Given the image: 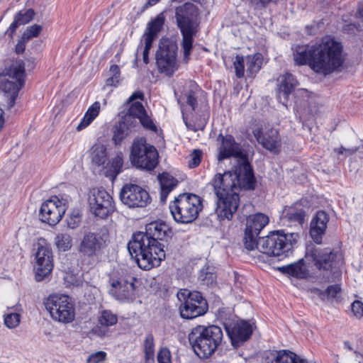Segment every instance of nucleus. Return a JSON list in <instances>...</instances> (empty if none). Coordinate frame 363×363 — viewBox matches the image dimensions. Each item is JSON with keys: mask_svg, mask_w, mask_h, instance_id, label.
<instances>
[{"mask_svg": "<svg viewBox=\"0 0 363 363\" xmlns=\"http://www.w3.org/2000/svg\"><path fill=\"white\" fill-rule=\"evenodd\" d=\"M217 140L220 142L218 160L233 157L238 162L234 172L217 174L211 181L217 198L216 213L220 220H230L239 206L238 192L241 184L246 189H253L255 180L251 165L234 138L220 134Z\"/></svg>", "mask_w": 363, "mask_h": 363, "instance_id": "obj_1", "label": "nucleus"}, {"mask_svg": "<svg viewBox=\"0 0 363 363\" xmlns=\"http://www.w3.org/2000/svg\"><path fill=\"white\" fill-rule=\"evenodd\" d=\"M293 56L296 65H308L316 74L325 76L338 70L345 60L342 43L329 35L313 45H297Z\"/></svg>", "mask_w": 363, "mask_h": 363, "instance_id": "obj_2", "label": "nucleus"}, {"mask_svg": "<svg viewBox=\"0 0 363 363\" xmlns=\"http://www.w3.org/2000/svg\"><path fill=\"white\" fill-rule=\"evenodd\" d=\"M168 233V225L157 220L147 224L145 233L133 234L128 244V249L140 269L150 270L160 265L166 255L164 246L160 240H163Z\"/></svg>", "mask_w": 363, "mask_h": 363, "instance_id": "obj_3", "label": "nucleus"}, {"mask_svg": "<svg viewBox=\"0 0 363 363\" xmlns=\"http://www.w3.org/2000/svg\"><path fill=\"white\" fill-rule=\"evenodd\" d=\"M342 262L341 253L333 252L330 249L312 247L308 249L305 257L298 261L279 267V270L285 274L297 279H308L315 275L311 262L314 263L315 269L319 271H328L336 267Z\"/></svg>", "mask_w": 363, "mask_h": 363, "instance_id": "obj_4", "label": "nucleus"}, {"mask_svg": "<svg viewBox=\"0 0 363 363\" xmlns=\"http://www.w3.org/2000/svg\"><path fill=\"white\" fill-rule=\"evenodd\" d=\"M175 18L182 36L181 46L183 60L187 63L193 50L194 38L199 30L200 23L199 9L191 3H185L176 8Z\"/></svg>", "mask_w": 363, "mask_h": 363, "instance_id": "obj_5", "label": "nucleus"}, {"mask_svg": "<svg viewBox=\"0 0 363 363\" xmlns=\"http://www.w3.org/2000/svg\"><path fill=\"white\" fill-rule=\"evenodd\" d=\"M223 337L221 328L215 325H199L189 334V341L194 352L203 359L209 357L216 351Z\"/></svg>", "mask_w": 363, "mask_h": 363, "instance_id": "obj_6", "label": "nucleus"}, {"mask_svg": "<svg viewBox=\"0 0 363 363\" xmlns=\"http://www.w3.org/2000/svg\"><path fill=\"white\" fill-rule=\"evenodd\" d=\"M169 208L175 222L191 223L198 218L203 208L202 199L194 194H181L169 203Z\"/></svg>", "mask_w": 363, "mask_h": 363, "instance_id": "obj_7", "label": "nucleus"}, {"mask_svg": "<svg viewBox=\"0 0 363 363\" xmlns=\"http://www.w3.org/2000/svg\"><path fill=\"white\" fill-rule=\"evenodd\" d=\"M24 77L25 69L21 61L14 62L0 74L1 87L8 108L14 106L19 90L23 86Z\"/></svg>", "mask_w": 363, "mask_h": 363, "instance_id": "obj_8", "label": "nucleus"}, {"mask_svg": "<svg viewBox=\"0 0 363 363\" xmlns=\"http://www.w3.org/2000/svg\"><path fill=\"white\" fill-rule=\"evenodd\" d=\"M298 238V233L273 231L265 237L259 238V251L272 257L287 256Z\"/></svg>", "mask_w": 363, "mask_h": 363, "instance_id": "obj_9", "label": "nucleus"}, {"mask_svg": "<svg viewBox=\"0 0 363 363\" xmlns=\"http://www.w3.org/2000/svg\"><path fill=\"white\" fill-rule=\"evenodd\" d=\"M44 303L54 321L67 324L74 320V303L69 296L63 294H52L48 296Z\"/></svg>", "mask_w": 363, "mask_h": 363, "instance_id": "obj_10", "label": "nucleus"}, {"mask_svg": "<svg viewBox=\"0 0 363 363\" xmlns=\"http://www.w3.org/2000/svg\"><path fill=\"white\" fill-rule=\"evenodd\" d=\"M130 161L138 169L152 170L158 163V153L145 138H136L132 145Z\"/></svg>", "mask_w": 363, "mask_h": 363, "instance_id": "obj_11", "label": "nucleus"}, {"mask_svg": "<svg viewBox=\"0 0 363 363\" xmlns=\"http://www.w3.org/2000/svg\"><path fill=\"white\" fill-rule=\"evenodd\" d=\"M177 298L181 302L179 311L183 318L193 319L208 311L207 302L199 291L182 289L177 293Z\"/></svg>", "mask_w": 363, "mask_h": 363, "instance_id": "obj_12", "label": "nucleus"}, {"mask_svg": "<svg viewBox=\"0 0 363 363\" xmlns=\"http://www.w3.org/2000/svg\"><path fill=\"white\" fill-rule=\"evenodd\" d=\"M177 43L169 39L161 41L156 55L158 71L170 77L179 68Z\"/></svg>", "mask_w": 363, "mask_h": 363, "instance_id": "obj_13", "label": "nucleus"}, {"mask_svg": "<svg viewBox=\"0 0 363 363\" xmlns=\"http://www.w3.org/2000/svg\"><path fill=\"white\" fill-rule=\"evenodd\" d=\"M137 279L131 275H112L108 281V293L121 301H132L136 295Z\"/></svg>", "mask_w": 363, "mask_h": 363, "instance_id": "obj_14", "label": "nucleus"}, {"mask_svg": "<svg viewBox=\"0 0 363 363\" xmlns=\"http://www.w3.org/2000/svg\"><path fill=\"white\" fill-rule=\"evenodd\" d=\"M90 211L100 218H105L115 211L113 198L104 189H92L88 196Z\"/></svg>", "mask_w": 363, "mask_h": 363, "instance_id": "obj_15", "label": "nucleus"}, {"mask_svg": "<svg viewBox=\"0 0 363 363\" xmlns=\"http://www.w3.org/2000/svg\"><path fill=\"white\" fill-rule=\"evenodd\" d=\"M67 209V203L65 199L56 196H52L41 205L40 220L49 225L55 226L62 220Z\"/></svg>", "mask_w": 363, "mask_h": 363, "instance_id": "obj_16", "label": "nucleus"}, {"mask_svg": "<svg viewBox=\"0 0 363 363\" xmlns=\"http://www.w3.org/2000/svg\"><path fill=\"white\" fill-rule=\"evenodd\" d=\"M121 202L128 208H143L150 203L148 192L141 186L128 184L123 186L120 192Z\"/></svg>", "mask_w": 363, "mask_h": 363, "instance_id": "obj_17", "label": "nucleus"}, {"mask_svg": "<svg viewBox=\"0 0 363 363\" xmlns=\"http://www.w3.org/2000/svg\"><path fill=\"white\" fill-rule=\"evenodd\" d=\"M36 280L41 281L53 269V255L48 245H39L35 253Z\"/></svg>", "mask_w": 363, "mask_h": 363, "instance_id": "obj_18", "label": "nucleus"}, {"mask_svg": "<svg viewBox=\"0 0 363 363\" xmlns=\"http://www.w3.org/2000/svg\"><path fill=\"white\" fill-rule=\"evenodd\" d=\"M252 134L265 149L274 152H279L281 143L279 131L273 128H269L264 133L259 127H255L252 129Z\"/></svg>", "mask_w": 363, "mask_h": 363, "instance_id": "obj_19", "label": "nucleus"}, {"mask_svg": "<svg viewBox=\"0 0 363 363\" xmlns=\"http://www.w3.org/2000/svg\"><path fill=\"white\" fill-rule=\"evenodd\" d=\"M227 333L231 340L232 345L238 347L242 342L247 341L252 333V327L247 321H238L226 328Z\"/></svg>", "mask_w": 363, "mask_h": 363, "instance_id": "obj_20", "label": "nucleus"}, {"mask_svg": "<svg viewBox=\"0 0 363 363\" xmlns=\"http://www.w3.org/2000/svg\"><path fill=\"white\" fill-rule=\"evenodd\" d=\"M104 241L101 236L89 232L83 236L79 246V252L85 257H91L96 255L104 247Z\"/></svg>", "mask_w": 363, "mask_h": 363, "instance_id": "obj_21", "label": "nucleus"}, {"mask_svg": "<svg viewBox=\"0 0 363 363\" xmlns=\"http://www.w3.org/2000/svg\"><path fill=\"white\" fill-rule=\"evenodd\" d=\"M328 220V216L323 211H318L315 216L311 220L310 235L315 243H321L323 236L325 235L326 231Z\"/></svg>", "mask_w": 363, "mask_h": 363, "instance_id": "obj_22", "label": "nucleus"}, {"mask_svg": "<svg viewBox=\"0 0 363 363\" xmlns=\"http://www.w3.org/2000/svg\"><path fill=\"white\" fill-rule=\"evenodd\" d=\"M278 82V99L284 106L288 100L289 96L298 85V82L294 76L290 73H285L280 75L277 79Z\"/></svg>", "mask_w": 363, "mask_h": 363, "instance_id": "obj_23", "label": "nucleus"}, {"mask_svg": "<svg viewBox=\"0 0 363 363\" xmlns=\"http://www.w3.org/2000/svg\"><path fill=\"white\" fill-rule=\"evenodd\" d=\"M265 363H307L296 354L289 350L269 352L265 359Z\"/></svg>", "mask_w": 363, "mask_h": 363, "instance_id": "obj_24", "label": "nucleus"}, {"mask_svg": "<svg viewBox=\"0 0 363 363\" xmlns=\"http://www.w3.org/2000/svg\"><path fill=\"white\" fill-rule=\"evenodd\" d=\"M135 121L130 117H125L116 126L113 140L116 145H119L134 129Z\"/></svg>", "mask_w": 363, "mask_h": 363, "instance_id": "obj_25", "label": "nucleus"}, {"mask_svg": "<svg viewBox=\"0 0 363 363\" xmlns=\"http://www.w3.org/2000/svg\"><path fill=\"white\" fill-rule=\"evenodd\" d=\"M158 180L160 185V201L165 203L169 193L177 186L178 180L166 172L159 174Z\"/></svg>", "mask_w": 363, "mask_h": 363, "instance_id": "obj_26", "label": "nucleus"}, {"mask_svg": "<svg viewBox=\"0 0 363 363\" xmlns=\"http://www.w3.org/2000/svg\"><path fill=\"white\" fill-rule=\"evenodd\" d=\"M164 23V17L163 14L160 13L157 15L147 23L145 33L143 35V40L153 43L157 37L158 33L160 32Z\"/></svg>", "mask_w": 363, "mask_h": 363, "instance_id": "obj_27", "label": "nucleus"}, {"mask_svg": "<svg viewBox=\"0 0 363 363\" xmlns=\"http://www.w3.org/2000/svg\"><path fill=\"white\" fill-rule=\"evenodd\" d=\"M269 221V219L267 215L262 213H255L247 218L245 229L259 234Z\"/></svg>", "mask_w": 363, "mask_h": 363, "instance_id": "obj_28", "label": "nucleus"}, {"mask_svg": "<svg viewBox=\"0 0 363 363\" xmlns=\"http://www.w3.org/2000/svg\"><path fill=\"white\" fill-rule=\"evenodd\" d=\"M21 313L22 308L21 305L8 307L7 311L4 315L5 325L9 329H13L18 327L21 323Z\"/></svg>", "mask_w": 363, "mask_h": 363, "instance_id": "obj_29", "label": "nucleus"}, {"mask_svg": "<svg viewBox=\"0 0 363 363\" xmlns=\"http://www.w3.org/2000/svg\"><path fill=\"white\" fill-rule=\"evenodd\" d=\"M281 216L289 221L298 222L301 224L304 220L305 211L300 203H296L291 206L285 207Z\"/></svg>", "mask_w": 363, "mask_h": 363, "instance_id": "obj_30", "label": "nucleus"}, {"mask_svg": "<svg viewBox=\"0 0 363 363\" xmlns=\"http://www.w3.org/2000/svg\"><path fill=\"white\" fill-rule=\"evenodd\" d=\"M101 110V104L99 101L93 103L85 112L80 123L77 126V130L80 131L89 126L99 116Z\"/></svg>", "mask_w": 363, "mask_h": 363, "instance_id": "obj_31", "label": "nucleus"}, {"mask_svg": "<svg viewBox=\"0 0 363 363\" xmlns=\"http://www.w3.org/2000/svg\"><path fill=\"white\" fill-rule=\"evenodd\" d=\"M90 158L95 165L99 167L107 160V152L105 145L101 143L94 144L90 149Z\"/></svg>", "mask_w": 363, "mask_h": 363, "instance_id": "obj_32", "label": "nucleus"}, {"mask_svg": "<svg viewBox=\"0 0 363 363\" xmlns=\"http://www.w3.org/2000/svg\"><path fill=\"white\" fill-rule=\"evenodd\" d=\"M145 363H154L155 361V339L152 334H147L143 340Z\"/></svg>", "mask_w": 363, "mask_h": 363, "instance_id": "obj_33", "label": "nucleus"}, {"mask_svg": "<svg viewBox=\"0 0 363 363\" xmlns=\"http://www.w3.org/2000/svg\"><path fill=\"white\" fill-rule=\"evenodd\" d=\"M262 57L261 54L255 53L245 57L246 71L250 75L256 74L261 68Z\"/></svg>", "mask_w": 363, "mask_h": 363, "instance_id": "obj_34", "label": "nucleus"}, {"mask_svg": "<svg viewBox=\"0 0 363 363\" xmlns=\"http://www.w3.org/2000/svg\"><path fill=\"white\" fill-rule=\"evenodd\" d=\"M189 91L183 96L180 95L177 97L179 104H182L186 100L187 105H189L192 111H194L197 105V101L195 97V89L196 86L194 83L190 82L188 83Z\"/></svg>", "mask_w": 363, "mask_h": 363, "instance_id": "obj_35", "label": "nucleus"}, {"mask_svg": "<svg viewBox=\"0 0 363 363\" xmlns=\"http://www.w3.org/2000/svg\"><path fill=\"white\" fill-rule=\"evenodd\" d=\"M123 164V156L121 152L117 153L111 162L109 169L106 172V176L115 179L117 175L121 172V168Z\"/></svg>", "mask_w": 363, "mask_h": 363, "instance_id": "obj_36", "label": "nucleus"}, {"mask_svg": "<svg viewBox=\"0 0 363 363\" xmlns=\"http://www.w3.org/2000/svg\"><path fill=\"white\" fill-rule=\"evenodd\" d=\"M55 244L59 250L66 252L72 246V238L68 233H59L55 238Z\"/></svg>", "mask_w": 363, "mask_h": 363, "instance_id": "obj_37", "label": "nucleus"}, {"mask_svg": "<svg viewBox=\"0 0 363 363\" xmlns=\"http://www.w3.org/2000/svg\"><path fill=\"white\" fill-rule=\"evenodd\" d=\"M258 233L250 231L249 230H245V234L243 238V242L245 247L248 250H254L255 249L259 250V238L257 240L256 238L258 236Z\"/></svg>", "mask_w": 363, "mask_h": 363, "instance_id": "obj_38", "label": "nucleus"}, {"mask_svg": "<svg viewBox=\"0 0 363 363\" xmlns=\"http://www.w3.org/2000/svg\"><path fill=\"white\" fill-rule=\"evenodd\" d=\"M120 80V67L116 65H111L108 71V77L106 80V86L116 87L118 85Z\"/></svg>", "mask_w": 363, "mask_h": 363, "instance_id": "obj_39", "label": "nucleus"}, {"mask_svg": "<svg viewBox=\"0 0 363 363\" xmlns=\"http://www.w3.org/2000/svg\"><path fill=\"white\" fill-rule=\"evenodd\" d=\"M99 323L104 327H111L118 322V317L111 311L104 310L101 311L99 317Z\"/></svg>", "mask_w": 363, "mask_h": 363, "instance_id": "obj_40", "label": "nucleus"}, {"mask_svg": "<svg viewBox=\"0 0 363 363\" xmlns=\"http://www.w3.org/2000/svg\"><path fill=\"white\" fill-rule=\"evenodd\" d=\"M340 291L341 289L340 285L334 284L329 286L325 291L316 289V294L322 300L326 301L335 298L336 296L340 292Z\"/></svg>", "mask_w": 363, "mask_h": 363, "instance_id": "obj_41", "label": "nucleus"}, {"mask_svg": "<svg viewBox=\"0 0 363 363\" xmlns=\"http://www.w3.org/2000/svg\"><path fill=\"white\" fill-rule=\"evenodd\" d=\"M82 221V213L79 210L74 209L67 217V225L70 229L77 228Z\"/></svg>", "mask_w": 363, "mask_h": 363, "instance_id": "obj_42", "label": "nucleus"}, {"mask_svg": "<svg viewBox=\"0 0 363 363\" xmlns=\"http://www.w3.org/2000/svg\"><path fill=\"white\" fill-rule=\"evenodd\" d=\"M146 111L142 103L136 101L132 103L128 111V115L126 116L125 117L132 118L133 119V121H135V118H139Z\"/></svg>", "mask_w": 363, "mask_h": 363, "instance_id": "obj_43", "label": "nucleus"}, {"mask_svg": "<svg viewBox=\"0 0 363 363\" xmlns=\"http://www.w3.org/2000/svg\"><path fill=\"white\" fill-rule=\"evenodd\" d=\"M41 30L42 26L40 25L34 24L28 27L23 34V41H28L31 38L38 37Z\"/></svg>", "mask_w": 363, "mask_h": 363, "instance_id": "obj_44", "label": "nucleus"}, {"mask_svg": "<svg viewBox=\"0 0 363 363\" xmlns=\"http://www.w3.org/2000/svg\"><path fill=\"white\" fill-rule=\"evenodd\" d=\"M233 66L235 70V74L238 78H241L244 76L245 65V57L240 55L235 57V61L233 62Z\"/></svg>", "mask_w": 363, "mask_h": 363, "instance_id": "obj_45", "label": "nucleus"}, {"mask_svg": "<svg viewBox=\"0 0 363 363\" xmlns=\"http://www.w3.org/2000/svg\"><path fill=\"white\" fill-rule=\"evenodd\" d=\"M35 16V12L33 9H29L24 11H19L15 17L17 18V21H19L20 24L24 25L29 23L33 20Z\"/></svg>", "mask_w": 363, "mask_h": 363, "instance_id": "obj_46", "label": "nucleus"}, {"mask_svg": "<svg viewBox=\"0 0 363 363\" xmlns=\"http://www.w3.org/2000/svg\"><path fill=\"white\" fill-rule=\"evenodd\" d=\"M138 119L144 128L152 132H157V125L155 124L150 116H148L147 112H145Z\"/></svg>", "mask_w": 363, "mask_h": 363, "instance_id": "obj_47", "label": "nucleus"}, {"mask_svg": "<svg viewBox=\"0 0 363 363\" xmlns=\"http://www.w3.org/2000/svg\"><path fill=\"white\" fill-rule=\"evenodd\" d=\"M352 315L356 319H362L363 318V302L359 300L353 301L350 306Z\"/></svg>", "mask_w": 363, "mask_h": 363, "instance_id": "obj_48", "label": "nucleus"}, {"mask_svg": "<svg viewBox=\"0 0 363 363\" xmlns=\"http://www.w3.org/2000/svg\"><path fill=\"white\" fill-rule=\"evenodd\" d=\"M202 157V152L200 150H194L190 154L188 161V166L189 168H194L199 166L201 162Z\"/></svg>", "mask_w": 363, "mask_h": 363, "instance_id": "obj_49", "label": "nucleus"}, {"mask_svg": "<svg viewBox=\"0 0 363 363\" xmlns=\"http://www.w3.org/2000/svg\"><path fill=\"white\" fill-rule=\"evenodd\" d=\"M158 363H172V355L170 350L164 347L160 348L157 354Z\"/></svg>", "mask_w": 363, "mask_h": 363, "instance_id": "obj_50", "label": "nucleus"}, {"mask_svg": "<svg viewBox=\"0 0 363 363\" xmlns=\"http://www.w3.org/2000/svg\"><path fill=\"white\" fill-rule=\"evenodd\" d=\"M143 41H144V44H145L144 47H143L142 45H138L136 55H138L140 50H142L143 60L144 63L147 65L149 63L148 55H149V51L152 45V42H150L148 40H143Z\"/></svg>", "mask_w": 363, "mask_h": 363, "instance_id": "obj_51", "label": "nucleus"}, {"mask_svg": "<svg viewBox=\"0 0 363 363\" xmlns=\"http://www.w3.org/2000/svg\"><path fill=\"white\" fill-rule=\"evenodd\" d=\"M19 26H21V24H20L19 21H18L17 18L15 17L13 21L6 30V34L11 38Z\"/></svg>", "mask_w": 363, "mask_h": 363, "instance_id": "obj_52", "label": "nucleus"}, {"mask_svg": "<svg viewBox=\"0 0 363 363\" xmlns=\"http://www.w3.org/2000/svg\"><path fill=\"white\" fill-rule=\"evenodd\" d=\"M143 98H144L143 93L142 91H135L134 93H133L131 94V96L128 99V103H132L135 99L143 100Z\"/></svg>", "mask_w": 363, "mask_h": 363, "instance_id": "obj_53", "label": "nucleus"}, {"mask_svg": "<svg viewBox=\"0 0 363 363\" xmlns=\"http://www.w3.org/2000/svg\"><path fill=\"white\" fill-rule=\"evenodd\" d=\"M26 41H21L19 43H17V45H16V52L17 53H21L24 51L25 50V43Z\"/></svg>", "mask_w": 363, "mask_h": 363, "instance_id": "obj_54", "label": "nucleus"}, {"mask_svg": "<svg viewBox=\"0 0 363 363\" xmlns=\"http://www.w3.org/2000/svg\"><path fill=\"white\" fill-rule=\"evenodd\" d=\"M354 361L357 363H363V355L357 351L353 352Z\"/></svg>", "mask_w": 363, "mask_h": 363, "instance_id": "obj_55", "label": "nucleus"}, {"mask_svg": "<svg viewBox=\"0 0 363 363\" xmlns=\"http://www.w3.org/2000/svg\"><path fill=\"white\" fill-rule=\"evenodd\" d=\"M4 123V111L0 108V130L2 128Z\"/></svg>", "mask_w": 363, "mask_h": 363, "instance_id": "obj_56", "label": "nucleus"}, {"mask_svg": "<svg viewBox=\"0 0 363 363\" xmlns=\"http://www.w3.org/2000/svg\"><path fill=\"white\" fill-rule=\"evenodd\" d=\"M344 349H345L348 351H353V348H352L350 342H347V341L344 342Z\"/></svg>", "mask_w": 363, "mask_h": 363, "instance_id": "obj_57", "label": "nucleus"}, {"mask_svg": "<svg viewBox=\"0 0 363 363\" xmlns=\"http://www.w3.org/2000/svg\"><path fill=\"white\" fill-rule=\"evenodd\" d=\"M358 14L360 17L363 18V4H361L359 7Z\"/></svg>", "mask_w": 363, "mask_h": 363, "instance_id": "obj_58", "label": "nucleus"}, {"mask_svg": "<svg viewBox=\"0 0 363 363\" xmlns=\"http://www.w3.org/2000/svg\"><path fill=\"white\" fill-rule=\"evenodd\" d=\"M159 1H160V0H148L147 1V4L149 6H153V5L156 4Z\"/></svg>", "mask_w": 363, "mask_h": 363, "instance_id": "obj_59", "label": "nucleus"}, {"mask_svg": "<svg viewBox=\"0 0 363 363\" xmlns=\"http://www.w3.org/2000/svg\"><path fill=\"white\" fill-rule=\"evenodd\" d=\"M346 151V150L345 148H343L342 147L339 148L338 150H337V153L339 155H341V154H343V152Z\"/></svg>", "mask_w": 363, "mask_h": 363, "instance_id": "obj_60", "label": "nucleus"}, {"mask_svg": "<svg viewBox=\"0 0 363 363\" xmlns=\"http://www.w3.org/2000/svg\"><path fill=\"white\" fill-rule=\"evenodd\" d=\"M174 94L177 96V91L175 90L174 91Z\"/></svg>", "mask_w": 363, "mask_h": 363, "instance_id": "obj_61", "label": "nucleus"}]
</instances>
